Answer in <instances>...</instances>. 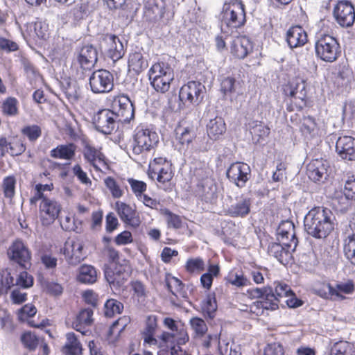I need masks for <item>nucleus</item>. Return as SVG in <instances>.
I'll use <instances>...</instances> for the list:
<instances>
[{"instance_id": "nucleus-63", "label": "nucleus", "mask_w": 355, "mask_h": 355, "mask_svg": "<svg viewBox=\"0 0 355 355\" xmlns=\"http://www.w3.org/2000/svg\"><path fill=\"white\" fill-rule=\"evenodd\" d=\"M237 83L234 78L227 77L222 80L220 89L224 95H230L236 92Z\"/></svg>"}, {"instance_id": "nucleus-13", "label": "nucleus", "mask_w": 355, "mask_h": 355, "mask_svg": "<svg viewBox=\"0 0 355 355\" xmlns=\"http://www.w3.org/2000/svg\"><path fill=\"white\" fill-rule=\"evenodd\" d=\"M227 178L239 188H243L251 176L250 166L244 162H234L227 170Z\"/></svg>"}, {"instance_id": "nucleus-61", "label": "nucleus", "mask_w": 355, "mask_h": 355, "mask_svg": "<svg viewBox=\"0 0 355 355\" xmlns=\"http://www.w3.org/2000/svg\"><path fill=\"white\" fill-rule=\"evenodd\" d=\"M203 187V199L207 202H212L217 198L216 186L213 181L207 180Z\"/></svg>"}, {"instance_id": "nucleus-44", "label": "nucleus", "mask_w": 355, "mask_h": 355, "mask_svg": "<svg viewBox=\"0 0 355 355\" xmlns=\"http://www.w3.org/2000/svg\"><path fill=\"white\" fill-rule=\"evenodd\" d=\"M2 113L8 116H15L19 114V101L15 97H8L2 103Z\"/></svg>"}, {"instance_id": "nucleus-20", "label": "nucleus", "mask_w": 355, "mask_h": 355, "mask_svg": "<svg viewBox=\"0 0 355 355\" xmlns=\"http://www.w3.org/2000/svg\"><path fill=\"white\" fill-rule=\"evenodd\" d=\"M103 42L107 45L106 51L107 56L114 62L121 59L125 54V49L119 38L112 34H106L103 36Z\"/></svg>"}, {"instance_id": "nucleus-38", "label": "nucleus", "mask_w": 355, "mask_h": 355, "mask_svg": "<svg viewBox=\"0 0 355 355\" xmlns=\"http://www.w3.org/2000/svg\"><path fill=\"white\" fill-rule=\"evenodd\" d=\"M107 9L113 12H118V17L122 20L128 19L125 10L126 0H103Z\"/></svg>"}, {"instance_id": "nucleus-29", "label": "nucleus", "mask_w": 355, "mask_h": 355, "mask_svg": "<svg viewBox=\"0 0 355 355\" xmlns=\"http://www.w3.org/2000/svg\"><path fill=\"white\" fill-rule=\"evenodd\" d=\"M93 311L89 308L82 309L76 316V320L73 322V327L83 335H85L87 331L84 330L86 327L90 326L93 322Z\"/></svg>"}, {"instance_id": "nucleus-33", "label": "nucleus", "mask_w": 355, "mask_h": 355, "mask_svg": "<svg viewBox=\"0 0 355 355\" xmlns=\"http://www.w3.org/2000/svg\"><path fill=\"white\" fill-rule=\"evenodd\" d=\"M149 78L174 77L173 69L164 61H159L150 68L148 71Z\"/></svg>"}, {"instance_id": "nucleus-14", "label": "nucleus", "mask_w": 355, "mask_h": 355, "mask_svg": "<svg viewBox=\"0 0 355 355\" xmlns=\"http://www.w3.org/2000/svg\"><path fill=\"white\" fill-rule=\"evenodd\" d=\"M69 264L76 266L84 259L83 242L78 238L67 239L62 249Z\"/></svg>"}, {"instance_id": "nucleus-18", "label": "nucleus", "mask_w": 355, "mask_h": 355, "mask_svg": "<svg viewBox=\"0 0 355 355\" xmlns=\"http://www.w3.org/2000/svg\"><path fill=\"white\" fill-rule=\"evenodd\" d=\"M284 94L296 100H299V107H303L306 105V84L302 78H296L291 81L284 88Z\"/></svg>"}, {"instance_id": "nucleus-23", "label": "nucleus", "mask_w": 355, "mask_h": 355, "mask_svg": "<svg viewBox=\"0 0 355 355\" xmlns=\"http://www.w3.org/2000/svg\"><path fill=\"white\" fill-rule=\"evenodd\" d=\"M278 240L279 242L286 244L287 243L294 245L296 248L298 240L295 236V225L291 220L282 221L277 228Z\"/></svg>"}, {"instance_id": "nucleus-64", "label": "nucleus", "mask_w": 355, "mask_h": 355, "mask_svg": "<svg viewBox=\"0 0 355 355\" xmlns=\"http://www.w3.org/2000/svg\"><path fill=\"white\" fill-rule=\"evenodd\" d=\"M33 277L27 272L24 271L16 275L15 286L28 288L33 286Z\"/></svg>"}, {"instance_id": "nucleus-35", "label": "nucleus", "mask_w": 355, "mask_h": 355, "mask_svg": "<svg viewBox=\"0 0 355 355\" xmlns=\"http://www.w3.org/2000/svg\"><path fill=\"white\" fill-rule=\"evenodd\" d=\"M66 343L64 346V353L66 355H81L82 346L74 333L66 334Z\"/></svg>"}, {"instance_id": "nucleus-2", "label": "nucleus", "mask_w": 355, "mask_h": 355, "mask_svg": "<svg viewBox=\"0 0 355 355\" xmlns=\"http://www.w3.org/2000/svg\"><path fill=\"white\" fill-rule=\"evenodd\" d=\"M159 142V136L153 129L141 124L135 129L131 141L132 154L144 157L153 150Z\"/></svg>"}, {"instance_id": "nucleus-28", "label": "nucleus", "mask_w": 355, "mask_h": 355, "mask_svg": "<svg viewBox=\"0 0 355 355\" xmlns=\"http://www.w3.org/2000/svg\"><path fill=\"white\" fill-rule=\"evenodd\" d=\"M157 327V317L153 315H149L146 319V327L141 333L144 344H148L150 346L157 345L158 341L155 338Z\"/></svg>"}, {"instance_id": "nucleus-45", "label": "nucleus", "mask_w": 355, "mask_h": 355, "mask_svg": "<svg viewBox=\"0 0 355 355\" xmlns=\"http://www.w3.org/2000/svg\"><path fill=\"white\" fill-rule=\"evenodd\" d=\"M173 79L174 77L149 78L151 86L156 92L162 94L168 91Z\"/></svg>"}, {"instance_id": "nucleus-32", "label": "nucleus", "mask_w": 355, "mask_h": 355, "mask_svg": "<svg viewBox=\"0 0 355 355\" xmlns=\"http://www.w3.org/2000/svg\"><path fill=\"white\" fill-rule=\"evenodd\" d=\"M225 130V123L221 117L216 116L213 119H210L207 125V135L213 140L218 139Z\"/></svg>"}, {"instance_id": "nucleus-27", "label": "nucleus", "mask_w": 355, "mask_h": 355, "mask_svg": "<svg viewBox=\"0 0 355 355\" xmlns=\"http://www.w3.org/2000/svg\"><path fill=\"white\" fill-rule=\"evenodd\" d=\"M252 44L246 36H242L235 39L232 43V53L239 59L245 58L252 51Z\"/></svg>"}, {"instance_id": "nucleus-41", "label": "nucleus", "mask_w": 355, "mask_h": 355, "mask_svg": "<svg viewBox=\"0 0 355 355\" xmlns=\"http://www.w3.org/2000/svg\"><path fill=\"white\" fill-rule=\"evenodd\" d=\"M250 311L257 315L263 314L265 310L274 311L278 309V306L275 304L274 300H257L253 302L250 306Z\"/></svg>"}, {"instance_id": "nucleus-10", "label": "nucleus", "mask_w": 355, "mask_h": 355, "mask_svg": "<svg viewBox=\"0 0 355 355\" xmlns=\"http://www.w3.org/2000/svg\"><path fill=\"white\" fill-rule=\"evenodd\" d=\"M333 16L341 27H351L355 21L354 6L350 1H338L334 7Z\"/></svg>"}, {"instance_id": "nucleus-52", "label": "nucleus", "mask_w": 355, "mask_h": 355, "mask_svg": "<svg viewBox=\"0 0 355 355\" xmlns=\"http://www.w3.org/2000/svg\"><path fill=\"white\" fill-rule=\"evenodd\" d=\"M123 305L121 302L114 299H110L106 301L104 305V314L107 318H112L115 314L121 313Z\"/></svg>"}, {"instance_id": "nucleus-17", "label": "nucleus", "mask_w": 355, "mask_h": 355, "mask_svg": "<svg viewBox=\"0 0 355 355\" xmlns=\"http://www.w3.org/2000/svg\"><path fill=\"white\" fill-rule=\"evenodd\" d=\"M294 245L288 243L284 244L272 243L268 245V252L269 255L274 257L284 266L288 265L293 259L292 252L295 250Z\"/></svg>"}, {"instance_id": "nucleus-30", "label": "nucleus", "mask_w": 355, "mask_h": 355, "mask_svg": "<svg viewBox=\"0 0 355 355\" xmlns=\"http://www.w3.org/2000/svg\"><path fill=\"white\" fill-rule=\"evenodd\" d=\"M76 146L73 143L58 145L50 151V156L55 159H72L76 154Z\"/></svg>"}, {"instance_id": "nucleus-58", "label": "nucleus", "mask_w": 355, "mask_h": 355, "mask_svg": "<svg viewBox=\"0 0 355 355\" xmlns=\"http://www.w3.org/2000/svg\"><path fill=\"white\" fill-rule=\"evenodd\" d=\"M351 344L347 341L340 340L333 345L330 355H351Z\"/></svg>"}, {"instance_id": "nucleus-39", "label": "nucleus", "mask_w": 355, "mask_h": 355, "mask_svg": "<svg viewBox=\"0 0 355 355\" xmlns=\"http://www.w3.org/2000/svg\"><path fill=\"white\" fill-rule=\"evenodd\" d=\"M168 289L176 297L187 298V293L184 290V284L175 277H169L166 279Z\"/></svg>"}, {"instance_id": "nucleus-46", "label": "nucleus", "mask_w": 355, "mask_h": 355, "mask_svg": "<svg viewBox=\"0 0 355 355\" xmlns=\"http://www.w3.org/2000/svg\"><path fill=\"white\" fill-rule=\"evenodd\" d=\"M175 131L176 138L182 145L189 144L196 137V132L191 127H179Z\"/></svg>"}, {"instance_id": "nucleus-62", "label": "nucleus", "mask_w": 355, "mask_h": 355, "mask_svg": "<svg viewBox=\"0 0 355 355\" xmlns=\"http://www.w3.org/2000/svg\"><path fill=\"white\" fill-rule=\"evenodd\" d=\"M190 324L192 329L198 336H203L207 331L206 322L202 318L196 317L190 320Z\"/></svg>"}, {"instance_id": "nucleus-11", "label": "nucleus", "mask_w": 355, "mask_h": 355, "mask_svg": "<svg viewBox=\"0 0 355 355\" xmlns=\"http://www.w3.org/2000/svg\"><path fill=\"white\" fill-rule=\"evenodd\" d=\"M95 128L104 135H110L121 123L116 115L109 109L98 111L93 118Z\"/></svg>"}, {"instance_id": "nucleus-57", "label": "nucleus", "mask_w": 355, "mask_h": 355, "mask_svg": "<svg viewBox=\"0 0 355 355\" xmlns=\"http://www.w3.org/2000/svg\"><path fill=\"white\" fill-rule=\"evenodd\" d=\"M16 278L8 270L3 271L1 277L0 292L7 293L15 285Z\"/></svg>"}, {"instance_id": "nucleus-25", "label": "nucleus", "mask_w": 355, "mask_h": 355, "mask_svg": "<svg viewBox=\"0 0 355 355\" xmlns=\"http://www.w3.org/2000/svg\"><path fill=\"white\" fill-rule=\"evenodd\" d=\"M307 41V34L300 26H292L286 33V42L292 49L303 46Z\"/></svg>"}, {"instance_id": "nucleus-1", "label": "nucleus", "mask_w": 355, "mask_h": 355, "mask_svg": "<svg viewBox=\"0 0 355 355\" xmlns=\"http://www.w3.org/2000/svg\"><path fill=\"white\" fill-rule=\"evenodd\" d=\"M335 216L323 207L311 209L304 217V229L308 234L315 239L326 238L334 229Z\"/></svg>"}, {"instance_id": "nucleus-51", "label": "nucleus", "mask_w": 355, "mask_h": 355, "mask_svg": "<svg viewBox=\"0 0 355 355\" xmlns=\"http://www.w3.org/2000/svg\"><path fill=\"white\" fill-rule=\"evenodd\" d=\"M275 284L276 286L275 291L272 289V295L275 298L274 302L278 306L281 298L289 297L290 294H293V292L291 287L285 283L277 282Z\"/></svg>"}, {"instance_id": "nucleus-15", "label": "nucleus", "mask_w": 355, "mask_h": 355, "mask_svg": "<svg viewBox=\"0 0 355 355\" xmlns=\"http://www.w3.org/2000/svg\"><path fill=\"white\" fill-rule=\"evenodd\" d=\"M84 159L97 171L107 168L105 156L101 148H96L89 143L84 144L83 149Z\"/></svg>"}, {"instance_id": "nucleus-21", "label": "nucleus", "mask_w": 355, "mask_h": 355, "mask_svg": "<svg viewBox=\"0 0 355 355\" xmlns=\"http://www.w3.org/2000/svg\"><path fill=\"white\" fill-rule=\"evenodd\" d=\"M116 209L120 219L127 225L137 227L140 224L139 216L132 206L118 201L116 202Z\"/></svg>"}, {"instance_id": "nucleus-40", "label": "nucleus", "mask_w": 355, "mask_h": 355, "mask_svg": "<svg viewBox=\"0 0 355 355\" xmlns=\"http://www.w3.org/2000/svg\"><path fill=\"white\" fill-rule=\"evenodd\" d=\"M201 309L205 316L212 319L217 310V303L214 294H209L201 302Z\"/></svg>"}, {"instance_id": "nucleus-59", "label": "nucleus", "mask_w": 355, "mask_h": 355, "mask_svg": "<svg viewBox=\"0 0 355 355\" xmlns=\"http://www.w3.org/2000/svg\"><path fill=\"white\" fill-rule=\"evenodd\" d=\"M104 183L113 198H119L123 195V191L121 189L119 184L112 177H107L104 180Z\"/></svg>"}, {"instance_id": "nucleus-24", "label": "nucleus", "mask_w": 355, "mask_h": 355, "mask_svg": "<svg viewBox=\"0 0 355 355\" xmlns=\"http://www.w3.org/2000/svg\"><path fill=\"white\" fill-rule=\"evenodd\" d=\"M252 201L250 198L241 195L236 202L227 209V214L231 217L244 218L250 212Z\"/></svg>"}, {"instance_id": "nucleus-36", "label": "nucleus", "mask_w": 355, "mask_h": 355, "mask_svg": "<svg viewBox=\"0 0 355 355\" xmlns=\"http://www.w3.org/2000/svg\"><path fill=\"white\" fill-rule=\"evenodd\" d=\"M250 132L252 140L256 143H260L262 139L268 136L270 129L261 122L253 121L250 124Z\"/></svg>"}, {"instance_id": "nucleus-56", "label": "nucleus", "mask_w": 355, "mask_h": 355, "mask_svg": "<svg viewBox=\"0 0 355 355\" xmlns=\"http://www.w3.org/2000/svg\"><path fill=\"white\" fill-rule=\"evenodd\" d=\"M226 280L236 287H243L250 284V280L241 272H230L226 277Z\"/></svg>"}, {"instance_id": "nucleus-12", "label": "nucleus", "mask_w": 355, "mask_h": 355, "mask_svg": "<svg viewBox=\"0 0 355 355\" xmlns=\"http://www.w3.org/2000/svg\"><path fill=\"white\" fill-rule=\"evenodd\" d=\"M8 259L26 268L30 265L31 252L21 239L15 240L7 250Z\"/></svg>"}, {"instance_id": "nucleus-31", "label": "nucleus", "mask_w": 355, "mask_h": 355, "mask_svg": "<svg viewBox=\"0 0 355 355\" xmlns=\"http://www.w3.org/2000/svg\"><path fill=\"white\" fill-rule=\"evenodd\" d=\"M98 279L97 270L92 265L84 264L78 268L77 279L84 284H93Z\"/></svg>"}, {"instance_id": "nucleus-26", "label": "nucleus", "mask_w": 355, "mask_h": 355, "mask_svg": "<svg viewBox=\"0 0 355 355\" xmlns=\"http://www.w3.org/2000/svg\"><path fill=\"white\" fill-rule=\"evenodd\" d=\"M343 195L337 193L334 199V205L338 203L341 205V209L345 208L349 203V200H355V175L349 177L345 182L343 190Z\"/></svg>"}, {"instance_id": "nucleus-37", "label": "nucleus", "mask_w": 355, "mask_h": 355, "mask_svg": "<svg viewBox=\"0 0 355 355\" xmlns=\"http://www.w3.org/2000/svg\"><path fill=\"white\" fill-rule=\"evenodd\" d=\"M28 28L39 39L46 40L49 37V24L42 19H37L35 21L31 23Z\"/></svg>"}, {"instance_id": "nucleus-55", "label": "nucleus", "mask_w": 355, "mask_h": 355, "mask_svg": "<svg viewBox=\"0 0 355 355\" xmlns=\"http://www.w3.org/2000/svg\"><path fill=\"white\" fill-rule=\"evenodd\" d=\"M105 277L111 286L116 289L120 288L129 277V272H125L121 275H117L116 272H105Z\"/></svg>"}, {"instance_id": "nucleus-16", "label": "nucleus", "mask_w": 355, "mask_h": 355, "mask_svg": "<svg viewBox=\"0 0 355 355\" xmlns=\"http://www.w3.org/2000/svg\"><path fill=\"white\" fill-rule=\"evenodd\" d=\"M329 164L326 159H315L306 166V174L315 182H324L329 176Z\"/></svg>"}, {"instance_id": "nucleus-42", "label": "nucleus", "mask_w": 355, "mask_h": 355, "mask_svg": "<svg viewBox=\"0 0 355 355\" xmlns=\"http://www.w3.org/2000/svg\"><path fill=\"white\" fill-rule=\"evenodd\" d=\"M220 273V267L217 264H210L207 272L200 277V283L203 288L209 289L213 283L214 277H217Z\"/></svg>"}, {"instance_id": "nucleus-50", "label": "nucleus", "mask_w": 355, "mask_h": 355, "mask_svg": "<svg viewBox=\"0 0 355 355\" xmlns=\"http://www.w3.org/2000/svg\"><path fill=\"white\" fill-rule=\"evenodd\" d=\"M186 270L191 274H200L205 269L204 260L200 257L189 259L185 264Z\"/></svg>"}, {"instance_id": "nucleus-60", "label": "nucleus", "mask_w": 355, "mask_h": 355, "mask_svg": "<svg viewBox=\"0 0 355 355\" xmlns=\"http://www.w3.org/2000/svg\"><path fill=\"white\" fill-rule=\"evenodd\" d=\"M21 341L24 346L29 350H34L39 344V338L31 331L24 332L21 336Z\"/></svg>"}, {"instance_id": "nucleus-7", "label": "nucleus", "mask_w": 355, "mask_h": 355, "mask_svg": "<svg viewBox=\"0 0 355 355\" xmlns=\"http://www.w3.org/2000/svg\"><path fill=\"white\" fill-rule=\"evenodd\" d=\"M110 110L121 123H130L135 117V107L130 98L121 94L113 97Z\"/></svg>"}, {"instance_id": "nucleus-9", "label": "nucleus", "mask_w": 355, "mask_h": 355, "mask_svg": "<svg viewBox=\"0 0 355 355\" xmlns=\"http://www.w3.org/2000/svg\"><path fill=\"white\" fill-rule=\"evenodd\" d=\"M205 87L200 83L190 81L180 90L179 98L184 105H198L203 99Z\"/></svg>"}, {"instance_id": "nucleus-53", "label": "nucleus", "mask_w": 355, "mask_h": 355, "mask_svg": "<svg viewBox=\"0 0 355 355\" xmlns=\"http://www.w3.org/2000/svg\"><path fill=\"white\" fill-rule=\"evenodd\" d=\"M344 253L347 259L355 266V234L349 235L345 241Z\"/></svg>"}, {"instance_id": "nucleus-43", "label": "nucleus", "mask_w": 355, "mask_h": 355, "mask_svg": "<svg viewBox=\"0 0 355 355\" xmlns=\"http://www.w3.org/2000/svg\"><path fill=\"white\" fill-rule=\"evenodd\" d=\"M247 293L250 297L257 298L259 300H266L271 302L275 299L272 295V288L270 286L248 289Z\"/></svg>"}, {"instance_id": "nucleus-54", "label": "nucleus", "mask_w": 355, "mask_h": 355, "mask_svg": "<svg viewBox=\"0 0 355 355\" xmlns=\"http://www.w3.org/2000/svg\"><path fill=\"white\" fill-rule=\"evenodd\" d=\"M16 178L14 175H8L3 178L2 188L5 198L12 199L15 195Z\"/></svg>"}, {"instance_id": "nucleus-47", "label": "nucleus", "mask_w": 355, "mask_h": 355, "mask_svg": "<svg viewBox=\"0 0 355 355\" xmlns=\"http://www.w3.org/2000/svg\"><path fill=\"white\" fill-rule=\"evenodd\" d=\"M60 225L65 231H73L76 233L82 232V221L76 219L71 216H66L60 220Z\"/></svg>"}, {"instance_id": "nucleus-49", "label": "nucleus", "mask_w": 355, "mask_h": 355, "mask_svg": "<svg viewBox=\"0 0 355 355\" xmlns=\"http://www.w3.org/2000/svg\"><path fill=\"white\" fill-rule=\"evenodd\" d=\"M354 290V285L352 281H347V282L338 284L336 288L329 286V291L331 296H336L341 299L343 298V295L340 294V292L345 294H350Z\"/></svg>"}, {"instance_id": "nucleus-34", "label": "nucleus", "mask_w": 355, "mask_h": 355, "mask_svg": "<svg viewBox=\"0 0 355 355\" xmlns=\"http://www.w3.org/2000/svg\"><path fill=\"white\" fill-rule=\"evenodd\" d=\"M148 66L147 58L141 51H135L130 54L128 67L132 71L139 73Z\"/></svg>"}, {"instance_id": "nucleus-6", "label": "nucleus", "mask_w": 355, "mask_h": 355, "mask_svg": "<svg viewBox=\"0 0 355 355\" xmlns=\"http://www.w3.org/2000/svg\"><path fill=\"white\" fill-rule=\"evenodd\" d=\"M148 176L162 185L168 183L173 178L172 164L166 157H155L149 164ZM159 187L166 190L164 186Z\"/></svg>"}, {"instance_id": "nucleus-3", "label": "nucleus", "mask_w": 355, "mask_h": 355, "mask_svg": "<svg viewBox=\"0 0 355 355\" xmlns=\"http://www.w3.org/2000/svg\"><path fill=\"white\" fill-rule=\"evenodd\" d=\"M245 12L244 5L241 1L236 0L225 4L221 13L220 29L223 34L230 35L236 32L238 28L244 25Z\"/></svg>"}, {"instance_id": "nucleus-19", "label": "nucleus", "mask_w": 355, "mask_h": 355, "mask_svg": "<svg viewBox=\"0 0 355 355\" xmlns=\"http://www.w3.org/2000/svg\"><path fill=\"white\" fill-rule=\"evenodd\" d=\"M61 210L58 202L53 198H44L40 204V211L44 225L52 223L58 217Z\"/></svg>"}, {"instance_id": "nucleus-4", "label": "nucleus", "mask_w": 355, "mask_h": 355, "mask_svg": "<svg viewBox=\"0 0 355 355\" xmlns=\"http://www.w3.org/2000/svg\"><path fill=\"white\" fill-rule=\"evenodd\" d=\"M98 60V51L92 44L83 45L77 49L72 62V67L76 69V76L82 79L87 71L93 69Z\"/></svg>"}, {"instance_id": "nucleus-5", "label": "nucleus", "mask_w": 355, "mask_h": 355, "mask_svg": "<svg viewBox=\"0 0 355 355\" xmlns=\"http://www.w3.org/2000/svg\"><path fill=\"white\" fill-rule=\"evenodd\" d=\"M318 58L327 62H333L338 58L340 51L337 40L328 34L318 37L315 44Z\"/></svg>"}, {"instance_id": "nucleus-8", "label": "nucleus", "mask_w": 355, "mask_h": 355, "mask_svg": "<svg viewBox=\"0 0 355 355\" xmlns=\"http://www.w3.org/2000/svg\"><path fill=\"white\" fill-rule=\"evenodd\" d=\"M89 85L94 94H107L114 88V76L108 70L98 69L89 76Z\"/></svg>"}, {"instance_id": "nucleus-48", "label": "nucleus", "mask_w": 355, "mask_h": 355, "mask_svg": "<svg viewBox=\"0 0 355 355\" xmlns=\"http://www.w3.org/2000/svg\"><path fill=\"white\" fill-rule=\"evenodd\" d=\"M21 133L26 137L31 143H35L42 135V129L40 126L36 124L24 125Z\"/></svg>"}, {"instance_id": "nucleus-22", "label": "nucleus", "mask_w": 355, "mask_h": 355, "mask_svg": "<svg viewBox=\"0 0 355 355\" xmlns=\"http://www.w3.org/2000/svg\"><path fill=\"white\" fill-rule=\"evenodd\" d=\"M336 150L342 159L355 160V139L350 136L338 137L336 144Z\"/></svg>"}]
</instances>
